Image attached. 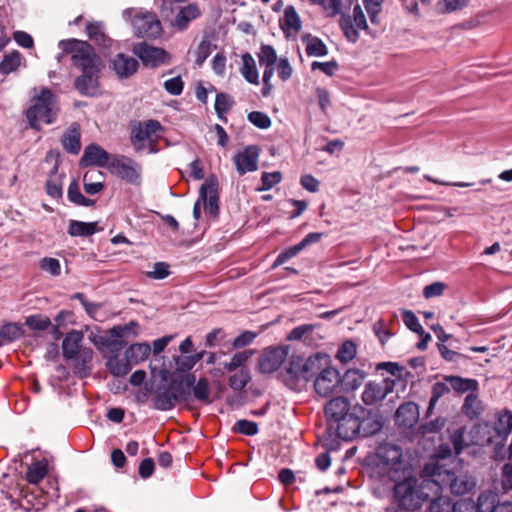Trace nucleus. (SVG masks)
Here are the masks:
<instances>
[{
	"label": "nucleus",
	"instance_id": "nucleus-1",
	"mask_svg": "<svg viewBox=\"0 0 512 512\" xmlns=\"http://www.w3.org/2000/svg\"><path fill=\"white\" fill-rule=\"evenodd\" d=\"M327 417V431L344 440L369 437L378 433L383 426L378 412L356 404L351 406L346 397L332 398L324 408Z\"/></svg>",
	"mask_w": 512,
	"mask_h": 512
},
{
	"label": "nucleus",
	"instance_id": "nucleus-2",
	"mask_svg": "<svg viewBox=\"0 0 512 512\" xmlns=\"http://www.w3.org/2000/svg\"><path fill=\"white\" fill-rule=\"evenodd\" d=\"M162 382L156 386L153 407L158 411H170L179 403H187L191 399V389L195 383V374L186 373L172 376L168 380L166 369L159 371Z\"/></svg>",
	"mask_w": 512,
	"mask_h": 512
},
{
	"label": "nucleus",
	"instance_id": "nucleus-3",
	"mask_svg": "<svg viewBox=\"0 0 512 512\" xmlns=\"http://www.w3.org/2000/svg\"><path fill=\"white\" fill-rule=\"evenodd\" d=\"M328 364H330V358L325 353H316L308 358L291 355L287 366L280 372L279 378L289 389L301 391L321 371L322 365Z\"/></svg>",
	"mask_w": 512,
	"mask_h": 512
},
{
	"label": "nucleus",
	"instance_id": "nucleus-4",
	"mask_svg": "<svg viewBox=\"0 0 512 512\" xmlns=\"http://www.w3.org/2000/svg\"><path fill=\"white\" fill-rule=\"evenodd\" d=\"M59 48L62 49V53L57 57L58 61L64 54L70 55L72 65L80 72L96 71L103 67L101 57L87 41L75 38L61 40Z\"/></svg>",
	"mask_w": 512,
	"mask_h": 512
},
{
	"label": "nucleus",
	"instance_id": "nucleus-5",
	"mask_svg": "<svg viewBox=\"0 0 512 512\" xmlns=\"http://www.w3.org/2000/svg\"><path fill=\"white\" fill-rule=\"evenodd\" d=\"M423 472L433 478L435 494L448 487L452 494L463 495L470 492L476 485L473 478L463 475L456 476L439 464L425 465Z\"/></svg>",
	"mask_w": 512,
	"mask_h": 512
},
{
	"label": "nucleus",
	"instance_id": "nucleus-6",
	"mask_svg": "<svg viewBox=\"0 0 512 512\" xmlns=\"http://www.w3.org/2000/svg\"><path fill=\"white\" fill-rule=\"evenodd\" d=\"M434 487L433 478L425 479L419 485L414 477H409L403 481L397 482L393 488V499L399 501L401 505L415 508H421L423 502L430 498L426 489Z\"/></svg>",
	"mask_w": 512,
	"mask_h": 512
},
{
	"label": "nucleus",
	"instance_id": "nucleus-7",
	"mask_svg": "<svg viewBox=\"0 0 512 512\" xmlns=\"http://www.w3.org/2000/svg\"><path fill=\"white\" fill-rule=\"evenodd\" d=\"M55 96L48 88H43L38 96L34 98V103L27 109L25 115L29 121L30 127L39 130L38 122L42 121L51 124L55 120V113L52 106Z\"/></svg>",
	"mask_w": 512,
	"mask_h": 512
},
{
	"label": "nucleus",
	"instance_id": "nucleus-8",
	"mask_svg": "<svg viewBox=\"0 0 512 512\" xmlns=\"http://www.w3.org/2000/svg\"><path fill=\"white\" fill-rule=\"evenodd\" d=\"M108 170L129 184L140 185L141 183L140 166L129 157L113 155Z\"/></svg>",
	"mask_w": 512,
	"mask_h": 512
},
{
	"label": "nucleus",
	"instance_id": "nucleus-9",
	"mask_svg": "<svg viewBox=\"0 0 512 512\" xmlns=\"http://www.w3.org/2000/svg\"><path fill=\"white\" fill-rule=\"evenodd\" d=\"M133 53L142 61L145 67L157 68L170 62V54L163 48L155 47L147 42L134 45Z\"/></svg>",
	"mask_w": 512,
	"mask_h": 512
},
{
	"label": "nucleus",
	"instance_id": "nucleus-10",
	"mask_svg": "<svg viewBox=\"0 0 512 512\" xmlns=\"http://www.w3.org/2000/svg\"><path fill=\"white\" fill-rule=\"evenodd\" d=\"M163 130L164 128L158 120L136 121L131 125V144L136 151H142L144 149V142L150 140L152 135Z\"/></svg>",
	"mask_w": 512,
	"mask_h": 512
},
{
	"label": "nucleus",
	"instance_id": "nucleus-11",
	"mask_svg": "<svg viewBox=\"0 0 512 512\" xmlns=\"http://www.w3.org/2000/svg\"><path fill=\"white\" fill-rule=\"evenodd\" d=\"M339 26L343 31L345 37L352 43H355L359 39L358 29L367 30L368 25L366 22L365 15L359 4L353 8V16L343 14L339 21Z\"/></svg>",
	"mask_w": 512,
	"mask_h": 512
},
{
	"label": "nucleus",
	"instance_id": "nucleus-12",
	"mask_svg": "<svg viewBox=\"0 0 512 512\" xmlns=\"http://www.w3.org/2000/svg\"><path fill=\"white\" fill-rule=\"evenodd\" d=\"M288 346L266 348L258 360L259 371L263 374H271L277 371L288 357Z\"/></svg>",
	"mask_w": 512,
	"mask_h": 512
},
{
	"label": "nucleus",
	"instance_id": "nucleus-13",
	"mask_svg": "<svg viewBox=\"0 0 512 512\" xmlns=\"http://www.w3.org/2000/svg\"><path fill=\"white\" fill-rule=\"evenodd\" d=\"M134 33L140 38L155 39L162 33V25L153 13L136 15L132 20Z\"/></svg>",
	"mask_w": 512,
	"mask_h": 512
},
{
	"label": "nucleus",
	"instance_id": "nucleus-14",
	"mask_svg": "<svg viewBox=\"0 0 512 512\" xmlns=\"http://www.w3.org/2000/svg\"><path fill=\"white\" fill-rule=\"evenodd\" d=\"M314 388L317 394L328 397L340 384V373L337 369L328 365H322L321 371L315 376Z\"/></svg>",
	"mask_w": 512,
	"mask_h": 512
},
{
	"label": "nucleus",
	"instance_id": "nucleus-15",
	"mask_svg": "<svg viewBox=\"0 0 512 512\" xmlns=\"http://www.w3.org/2000/svg\"><path fill=\"white\" fill-rule=\"evenodd\" d=\"M395 381L389 378L381 382L369 381L365 384L362 392V401L365 405L371 406L383 400L394 389Z\"/></svg>",
	"mask_w": 512,
	"mask_h": 512
},
{
	"label": "nucleus",
	"instance_id": "nucleus-16",
	"mask_svg": "<svg viewBox=\"0 0 512 512\" xmlns=\"http://www.w3.org/2000/svg\"><path fill=\"white\" fill-rule=\"evenodd\" d=\"M260 148L257 145H248L242 151L237 152L233 162L240 176L258 169Z\"/></svg>",
	"mask_w": 512,
	"mask_h": 512
},
{
	"label": "nucleus",
	"instance_id": "nucleus-17",
	"mask_svg": "<svg viewBox=\"0 0 512 512\" xmlns=\"http://www.w3.org/2000/svg\"><path fill=\"white\" fill-rule=\"evenodd\" d=\"M112 158L113 155L109 154L100 145L91 143L85 147L83 155L79 161V166L81 168L90 166L109 168Z\"/></svg>",
	"mask_w": 512,
	"mask_h": 512
},
{
	"label": "nucleus",
	"instance_id": "nucleus-18",
	"mask_svg": "<svg viewBox=\"0 0 512 512\" xmlns=\"http://www.w3.org/2000/svg\"><path fill=\"white\" fill-rule=\"evenodd\" d=\"M200 198L207 207L209 214L217 217L219 214L218 180L214 175L209 176L200 187Z\"/></svg>",
	"mask_w": 512,
	"mask_h": 512
},
{
	"label": "nucleus",
	"instance_id": "nucleus-19",
	"mask_svg": "<svg viewBox=\"0 0 512 512\" xmlns=\"http://www.w3.org/2000/svg\"><path fill=\"white\" fill-rule=\"evenodd\" d=\"M101 70L81 72L75 78L74 87L80 95L94 97L99 94Z\"/></svg>",
	"mask_w": 512,
	"mask_h": 512
},
{
	"label": "nucleus",
	"instance_id": "nucleus-20",
	"mask_svg": "<svg viewBox=\"0 0 512 512\" xmlns=\"http://www.w3.org/2000/svg\"><path fill=\"white\" fill-rule=\"evenodd\" d=\"M139 328V324L136 321H130L125 325H116L109 330L110 337L102 338V344L107 347H118L122 348L126 345V342L122 340L124 337H128L130 333L133 336H137L135 329Z\"/></svg>",
	"mask_w": 512,
	"mask_h": 512
},
{
	"label": "nucleus",
	"instance_id": "nucleus-21",
	"mask_svg": "<svg viewBox=\"0 0 512 512\" xmlns=\"http://www.w3.org/2000/svg\"><path fill=\"white\" fill-rule=\"evenodd\" d=\"M110 67L118 78L128 79L138 71L139 62L134 57L118 53L112 59Z\"/></svg>",
	"mask_w": 512,
	"mask_h": 512
},
{
	"label": "nucleus",
	"instance_id": "nucleus-22",
	"mask_svg": "<svg viewBox=\"0 0 512 512\" xmlns=\"http://www.w3.org/2000/svg\"><path fill=\"white\" fill-rule=\"evenodd\" d=\"M419 407L409 401L402 403L395 412V423L403 428L411 429L419 420Z\"/></svg>",
	"mask_w": 512,
	"mask_h": 512
},
{
	"label": "nucleus",
	"instance_id": "nucleus-23",
	"mask_svg": "<svg viewBox=\"0 0 512 512\" xmlns=\"http://www.w3.org/2000/svg\"><path fill=\"white\" fill-rule=\"evenodd\" d=\"M200 15L201 11L196 4H188L178 9L175 18L169 20L170 25L177 28L179 31H184L188 28L190 22L200 17Z\"/></svg>",
	"mask_w": 512,
	"mask_h": 512
},
{
	"label": "nucleus",
	"instance_id": "nucleus-24",
	"mask_svg": "<svg viewBox=\"0 0 512 512\" xmlns=\"http://www.w3.org/2000/svg\"><path fill=\"white\" fill-rule=\"evenodd\" d=\"M84 335L81 331L71 330L66 334L62 342V354L64 358L75 359L81 350Z\"/></svg>",
	"mask_w": 512,
	"mask_h": 512
},
{
	"label": "nucleus",
	"instance_id": "nucleus-25",
	"mask_svg": "<svg viewBox=\"0 0 512 512\" xmlns=\"http://www.w3.org/2000/svg\"><path fill=\"white\" fill-rule=\"evenodd\" d=\"M86 33L88 38L97 46L110 48L112 39L108 37L104 30V23L101 21H89L86 24Z\"/></svg>",
	"mask_w": 512,
	"mask_h": 512
},
{
	"label": "nucleus",
	"instance_id": "nucleus-26",
	"mask_svg": "<svg viewBox=\"0 0 512 512\" xmlns=\"http://www.w3.org/2000/svg\"><path fill=\"white\" fill-rule=\"evenodd\" d=\"M58 169H59V163H58V161H56V163L54 164L52 170L50 171V173L48 175V179L46 180V183H45L46 193L54 199L61 198L62 194H63L62 185H63L64 175L59 174Z\"/></svg>",
	"mask_w": 512,
	"mask_h": 512
},
{
	"label": "nucleus",
	"instance_id": "nucleus-27",
	"mask_svg": "<svg viewBox=\"0 0 512 512\" xmlns=\"http://www.w3.org/2000/svg\"><path fill=\"white\" fill-rule=\"evenodd\" d=\"M63 148L71 154H78L81 150V133L77 123H73L61 139Z\"/></svg>",
	"mask_w": 512,
	"mask_h": 512
},
{
	"label": "nucleus",
	"instance_id": "nucleus-28",
	"mask_svg": "<svg viewBox=\"0 0 512 512\" xmlns=\"http://www.w3.org/2000/svg\"><path fill=\"white\" fill-rule=\"evenodd\" d=\"M150 353L151 346L148 343H134L125 350V358L132 365H138L144 362L149 357Z\"/></svg>",
	"mask_w": 512,
	"mask_h": 512
},
{
	"label": "nucleus",
	"instance_id": "nucleus-29",
	"mask_svg": "<svg viewBox=\"0 0 512 512\" xmlns=\"http://www.w3.org/2000/svg\"><path fill=\"white\" fill-rule=\"evenodd\" d=\"M445 381L448 382L451 388L459 393L463 394L468 391L475 392L478 390L479 383L476 379L472 378H462L460 376H446Z\"/></svg>",
	"mask_w": 512,
	"mask_h": 512
},
{
	"label": "nucleus",
	"instance_id": "nucleus-30",
	"mask_svg": "<svg viewBox=\"0 0 512 512\" xmlns=\"http://www.w3.org/2000/svg\"><path fill=\"white\" fill-rule=\"evenodd\" d=\"M240 72L247 82L255 85L259 84V72L255 60L248 52L242 55V67Z\"/></svg>",
	"mask_w": 512,
	"mask_h": 512
},
{
	"label": "nucleus",
	"instance_id": "nucleus-31",
	"mask_svg": "<svg viewBox=\"0 0 512 512\" xmlns=\"http://www.w3.org/2000/svg\"><path fill=\"white\" fill-rule=\"evenodd\" d=\"M302 28V21L294 6L288 5L284 10V19L281 24V29L284 34L290 31L299 32Z\"/></svg>",
	"mask_w": 512,
	"mask_h": 512
},
{
	"label": "nucleus",
	"instance_id": "nucleus-32",
	"mask_svg": "<svg viewBox=\"0 0 512 512\" xmlns=\"http://www.w3.org/2000/svg\"><path fill=\"white\" fill-rule=\"evenodd\" d=\"M97 225V222L71 220L69 222L68 233L73 237H89L98 231Z\"/></svg>",
	"mask_w": 512,
	"mask_h": 512
},
{
	"label": "nucleus",
	"instance_id": "nucleus-33",
	"mask_svg": "<svg viewBox=\"0 0 512 512\" xmlns=\"http://www.w3.org/2000/svg\"><path fill=\"white\" fill-rule=\"evenodd\" d=\"M365 373L358 369L347 370L343 377L340 376V384L345 391H354L361 386Z\"/></svg>",
	"mask_w": 512,
	"mask_h": 512
},
{
	"label": "nucleus",
	"instance_id": "nucleus-34",
	"mask_svg": "<svg viewBox=\"0 0 512 512\" xmlns=\"http://www.w3.org/2000/svg\"><path fill=\"white\" fill-rule=\"evenodd\" d=\"M462 412L470 420H475L480 417L483 412V407L476 394L470 393L465 397Z\"/></svg>",
	"mask_w": 512,
	"mask_h": 512
},
{
	"label": "nucleus",
	"instance_id": "nucleus-35",
	"mask_svg": "<svg viewBox=\"0 0 512 512\" xmlns=\"http://www.w3.org/2000/svg\"><path fill=\"white\" fill-rule=\"evenodd\" d=\"M253 354L254 350L251 349L235 353L229 362L222 363V374H224L225 372H234L242 368H246L245 364Z\"/></svg>",
	"mask_w": 512,
	"mask_h": 512
},
{
	"label": "nucleus",
	"instance_id": "nucleus-36",
	"mask_svg": "<svg viewBox=\"0 0 512 512\" xmlns=\"http://www.w3.org/2000/svg\"><path fill=\"white\" fill-rule=\"evenodd\" d=\"M252 375L248 368H242L232 374L228 379L229 387L237 392H242L251 381Z\"/></svg>",
	"mask_w": 512,
	"mask_h": 512
},
{
	"label": "nucleus",
	"instance_id": "nucleus-37",
	"mask_svg": "<svg viewBox=\"0 0 512 512\" xmlns=\"http://www.w3.org/2000/svg\"><path fill=\"white\" fill-rule=\"evenodd\" d=\"M132 366L133 365L127 361L126 358L120 359L118 356H112L106 362V367L109 372L116 377L127 375L131 371Z\"/></svg>",
	"mask_w": 512,
	"mask_h": 512
},
{
	"label": "nucleus",
	"instance_id": "nucleus-38",
	"mask_svg": "<svg viewBox=\"0 0 512 512\" xmlns=\"http://www.w3.org/2000/svg\"><path fill=\"white\" fill-rule=\"evenodd\" d=\"M23 333L22 327L17 323H6L0 326V346L21 338Z\"/></svg>",
	"mask_w": 512,
	"mask_h": 512
},
{
	"label": "nucleus",
	"instance_id": "nucleus-39",
	"mask_svg": "<svg viewBox=\"0 0 512 512\" xmlns=\"http://www.w3.org/2000/svg\"><path fill=\"white\" fill-rule=\"evenodd\" d=\"M191 393H193L196 400L203 404H210L212 402L210 398V383L205 377L200 378L197 382L195 381Z\"/></svg>",
	"mask_w": 512,
	"mask_h": 512
},
{
	"label": "nucleus",
	"instance_id": "nucleus-40",
	"mask_svg": "<svg viewBox=\"0 0 512 512\" xmlns=\"http://www.w3.org/2000/svg\"><path fill=\"white\" fill-rule=\"evenodd\" d=\"M93 176L103 177V173L98 170L87 171L83 176L84 190L89 195L100 193L104 189L103 181H93Z\"/></svg>",
	"mask_w": 512,
	"mask_h": 512
},
{
	"label": "nucleus",
	"instance_id": "nucleus-41",
	"mask_svg": "<svg viewBox=\"0 0 512 512\" xmlns=\"http://www.w3.org/2000/svg\"><path fill=\"white\" fill-rule=\"evenodd\" d=\"M48 472L47 464L42 461H37L35 463H32L27 471L25 478L28 483L37 485L39 482H41L44 477L46 476Z\"/></svg>",
	"mask_w": 512,
	"mask_h": 512
},
{
	"label": "nucleus",
	"instance_id": "nucleus-42",
	"mask_svg": "<svg viewBox=\"0 0 512 512\" xmlns=\"http://www.w3.org/2000/svg\"><path fill=\"white\" fill-rule=\"evenodd\" d=\"M233 104L234 101L229 94L223 92L217 93L215 97L214 109L218 118L226 121L225 114L229 112Z\"/></svg>",
	"mask_w": 512,
	"mask_h": 512
},
{
	"label": "nucleus",
	"instance_id": "nucleus-43",
	"mask_svg": "<svg viewBox=\"0 0 512 512\" xmlns=\"http://www.w3.org/2000/svg\"><path fill=\"white\" fill-rule=\"evenodd\" d=\"M378 455L386 465L394 466L400 462L402 453L398 446L391 444L381 447Z\"/></svg>",
	"mask_w": 512,
	"mask_h": 512
},
{
	"label": "nucleus",
	"instance_id": "nucleus-44",
	"mask_svg": "<svg viewBox=\"0 0 512 512\" xmlns=\"http://www.w3.org/2000/svg\"><path fill=\"white\" fill-rule=\"evenodd\" d=\"M21 63V54L18 51H13L5 55L0 62V73L8 75L16 71Z\"/></svg>",
	"mask_w": 512,
	"mask_h": 512
},
{
	"label": "nucleus",
	"instance_id": "nucleus-45",
	"mask_svg": "<svg viewBox=\"0 0 512 512\" xmlns=\"http://www.w3.org/2000/svg\"><path fill=\"white\" fill-rule=\"evenodd\" d=\"M92 358L93 350L91 348L81 349L75 358V373L79 374L80 377L87 376L89 367L86 365L91 362Z\"/></svg>",
	"mask_w": 512,
	"mask_h": 512
},
{
	"label": "nucleus",
	"instance_id": "nucleus-46",
	"mask_svg": "<svg viewBox=\"0 0 512 512\" xmlns=\"http://www.w3.org/2000/svg\"><path fill=\"white\" fill-rule=\"evenodd\" d=\"M308 43L305 48L307 56L323 57L328 54L326 44L318 37L308 36Z\"/></svg>",
	"mask_w": 512,
	"mask_h": 512
},
{
	"label": "nucleus",
	"instance_id": "nucleus-47",
	"mask_svg": "<svg viewBox=\"0 0 512 512\" xmlns=\"http://www.w3.org/2000/svg\"><path fill=\"white\" fill-rule=\"evenodd\" d=\"M260 66H272L277 62V53L272 45L261 44L257 54Z\"/></svg>",
	"mask_w": 512,
	"mask_h": 512
},
{
	"label": "nucleus",
	"instance_id": "nucleus-48",
	"mask_svg": "<svg viewBox=\"0 0 512 512\" xmlns=\"http://www.w3.org/2000/svg\"><path fill=\"white\" fill-rule=\"evenodd\" d=\"M25 325L34 331H44L51 327L52 323L49 317L36 314L28 316L25 320Z\"/></svg>",
	"mask_w": 512,
	"mask_h": 512
},
{
	"label": "nucleus",
	"instance_id": "nucleus-49",
	"mask_svg": "<svg viewBox=\"0 0 512 512\" xmlns=\"http://www.w3.org/2000/svg\"><path fill=\"white\" fill-rule=\"evenodd\" d=\"M496 495L491 492H484L478 496L477 502L475 505L477 506V512H494L496 509Z\"/></svg>",
	"mask_w": 512,
	"mask_h": 512
},
{
	"label": "nucleus",
	"instance_id": "nucleus-50",
	"mask_svg": "<svg viewBox=\"0 0 512 512\" xmlns=\"http://www.w3.org/2000/svg\"><path fill=\"white\" fill-rule=\"evenodd\" d=\"M496 431L498 435H508L512 431V412L504 409L498 414Z\"/></svg>",
	"mask_w": 512,
	"mask_h": 512
},
{
	"label": "nucleus",
	"instance_id": "nucleus-51",
	"mask_svg": "<svg viewBox=\"0 0 512 512\" xmlns=\"http://www.w3.org/2000/svg\"><path fill=\"white\" fill-rule=\"evenodd\" d=\"M450 392V387L444 382H436L432 386L431 397L429 400L428 412H430L439 399Z\"/></svg>",
	"mask_w": 512,
	"mask_h": 512
},
{
	"label": "nucleus",
	"instance_id": "nucleus-52",
	"mask_svg": "<svg viewBox=\"0 0 512 512\" xmlns=\"http://www.w3.org/2000/svg\"><path fill=\"white\" fill-rule=\"evenodd\" d=\"M282 180V174L280 171L274 172H263L261 175V187L258 191H267L272 189L275 185L280 183Z\"/></svg>",
	"mask_w": 512,
	"mask_h": 512
},
{
	"label": "nucleus",
	"instance_id": "nucleus-53",
	"mask_svg": "<svg viewBox=\"0 0 512 512\" xmlns=\"http://www.w3.org/2000/svg\"><path fill=\"white\" fill-rule=\"evenodd\" d=\"M356 356V345L350 341H345L338 349L336 358L342 362L347 363Z\"/></svg>",
	"mask_w": 512,
	"mask_h": 512
},
{
	"label": "nucleus",
	"instance_id": "nucleus-54",
	"mask_svg": "<svg viewBox=\"0 0 512 512\" xmlns=\"http://www.w3.org/2000/svg\"><path fill=\"white\" fill-rule=\"evenodd\" d=\"M247 119L259 129H268L272 124L270 117L266 113L260 111L250 112L247 115Z\"/></svg>",
	"mask_w": 512,
	"mask_h": 512
},
{
	"label": "nucleus",
	"instance_id": "nucleus-55",
	"mask_svg": "<svg viewBox=\"0 0 512 512\" xmlns=\"http://www.w3.org/2000/svg\"><path fill=\"white\" fill-rule=\"evenodd\" d=\"M234 430L246 436H254L258 433V424L254 421L241 419L235 423Z\"/></svg>",
	"mask_w": 512,
	"mask_h": 512
},
{
	"label": "nucleus",
	"instance_id": "nucleus-56",
	"mask_svg": "<svg viewBox=\"0 0 512 512\" xmlns=\"http://www.w3.org/2000/svg\"><path fill=\"white\" fill-rule=\"evenodd\" d=\"M300 252H301V250H300V248L298 247L297 244L284 249L282 252H280L278 254V256L274 260L271 268L275 269V268L283 265L288 260H290L291 258H293L296 255H298Z\"/></svg>",
	"mask_w": 512,
	"mask_h": 512
},
{
	"label": "nucleus",
	"instance_id": "nucleus-57",
	"mask_svg": "<svg viewBox=\"0 0 512 512\" xmlns=\"http://www.w3.org/2000/svg\"><path fill=\"white\" fill-rule=\"evenodd\" d=\"M429 512H453V502L446 497H437L429 505Z\"/></svg>",
	"mask_w": 512,
	"mask_h": 512
},
{
	"label": "nucleus",
	"instance_id": "nucleus-58",
	"mask_svg": "<svg viewBox=\"0 0 512 512\" xmlns=\"http://www.w3.org/2000/svg\"><path fill=\"white\" fill-rule=\"evenodd\" d=\"M402 320L408 329L411 331L422 334L423 327L420 325L418 318L416 315L410 310H403L402 312Z\"/></svg>",
	"mask_w": 512,
	"mask_h": 512
},
{
	"label": "nucleus",
	"instance_id": "nucleus-59",
	"mask_svg": "<svg viewBox=\"0 0 512 512\" xmlns=\"http://www.w3.org/2000/svg\"><path fill=\"white\" fill-rule=\"evenodd\" d=\"M212 52V44L208 39H203L197 48L196 51V59L195 64L197 66H202L205 60L209 57Z\"/></svg>",
	"mask_w": 512,
	"mask_h": 512
},
{
	"label": "nucleus",
	"instance_id": "nucleus-60",
	"mask_svg": "<svg viewBox=\"0 0 512 512\" xmlns=\"http://www.w3.org/2000/svg\"><path fill=\"white\" fill-rule=\"evenodd\" d=\"M315 324H302L294 329L288 334L287 339L290 341H300L304 339L309 333H311L315 329Z\"/></svg>",
	"mask_w": 512,
	"mask_h": 512
},
{
	"label": "nucleus",
	"instance_id": "nucleus-61",
	"mask_svg": "<svg viewBox=\"0 0 512 512\" xmlns=\"http://www.w3.org/2000/svg\"><path fill=\"white\" fill-rule=\"evenodd\" d=\"M373 332L382 345H384L392 336L390 330L387 329V324L384 319H379L373 324Z\"/></svg>",
	"mask_w": 512,
	"mask_h": 512
},
{
	"label": "nucleus",
	"instance_id": "nucleus-62",
	"mask_svg": "<svg viewBox=\"0 0 512 512\" xmlns=\"http://www.w3.org/2000/svg\"><path fill=\"white\" fill-rule=\"evenodd\" d=\"M40 268L52 276H58L61 273V265L58 259L52 257H44L40 261Z\"/></svg>",
	"mask_w": 512,
	"mask_h": 512
},
{
	"label": "nucleus",
	"instance_id": "nucleus-63",
	"mask_svg": "<svg viewBox=\"0 0 512 512\" xmlns=\"http://www.w3.org/2000/svg\"><path fill=\"white\" fill-rule=\"evenodd\" d=\"M184 83L180 76L170 78L164 82V89L173 96H178L183 92Z\"/></svg>",
	"mask_w": 512,
	"mask_h": 512
},
{
	"label": "nucleus",
	"instance_id": "nucleus-64",
	"mask_svg": "<svg viewBox=\"0 0 512 512\" xmlns=\"http://www.w3.org/2000/svg\"><path fill=\"white\" fill-rule=\"evenodd\" d=\"M170 265L166 262H156L153 270L147 272V276L152 279L162 280L170 275Z\"/></svg>",
	"mask_w": 512,
	"mask_h": 512
}]
</instances>
